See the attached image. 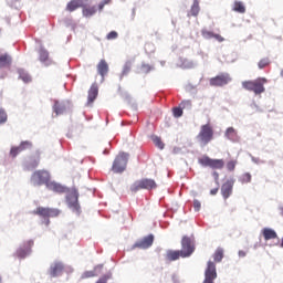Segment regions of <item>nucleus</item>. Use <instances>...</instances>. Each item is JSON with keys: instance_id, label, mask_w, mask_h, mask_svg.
Returning a JSON list of instances; mask_svg holds the SVG:
<instances>
[{"instance_id": "c03bdc74", "label": "nucleus", "mask_w": 283, "mask_h": 283, "mask_svg": "<svg viewBox=\"0 0 283 283\" xmlns=\"http://www.w3.org/2000/svg\"><path fill=\"white\" fill-rule=\"evenodd\" d=\"M179 107L184 108V109H191V101H182L179 105Z\"/></svg>"}, {"instance_id": "412c9836", "label": "nucleus", "mask_w": 283, "mask_h": 283, "mask_svg": "<svg viewBox=\"0 0 283 283\" xmlns=\"http://www.w3.org/2000/svg\"><path fill=\"white\" fill-rule=\"evenodd\" d=\"M87 3V0H71L66 4L67 12H74L75 10H78V8H83V4Z\"/></svg>"}, {"instance_id": "79ce46f5", "label": "nucleus", "mask_w": 283, "mask_h": 283, "mask_svg": "<svg viewBox=\"0 0 283 283\" xmlns=\"http://www.w3.org/2000/svg\"><path fill=\"white\" fill-rule=\"evenodd\" d=\"M238 165V161L230 160L227 163V169L228 171H233L235 169V166Z\"/></svg>"}, {"instance_id": "37998d69", "label": "nucleus", "mask_w": 283, "mask_h": 283, "mask_svg": "<svg viewBox=\"0 0 283 283\" xmlns=\"http://www.w3.org/2000/svg\"><path fill=\"white\" fill-rule=\"evenodd\" d=\"M106 39L108 41H114V39H118V32L116 31H111L107 35H106Z\"/></svg>"}, {"instance_id": "423d86ee", "label": "nucleus", "mask_w": 283, "mask_h": 283, "mask_svg": "<svg viewBox=\"0 0 283 283\" xmlns=\"http://www.w3.org/2000/svg\"><path fill=\"white\" fill-rule=\"evenodd\" d=\"M158 187V185L156 184V180L154 179H148V178H144L142 180H137L135 181L132 187L130 190L136 192V191H140V189H156Z\"/></svg>"}, {"instance_id": "09e8293b", "label": "nucleus", "mask_w": 283, "mask_h": 283, "mask_svg": "<svg viewBox=\"0 0 283 283\" xmlns=\"http://www.w3.org/2000/svg\"><path fill=\"white\" fill-rule=\"evenodd\" d=\"M219 189L218 188H213L210 190V195L211 196H216L218 193Z\"/></svg>"}, {"instance_id": "5fc2aeb1", "label": "nucleus", "mask_w": 283, "mask_h": 283, "mask_svg": "<svg viewBox=\"0 0 283 283\" xmlns=\"http://www.w3.org/2000/svg\"><path fill=\"white\" fill-rule=\"evenodd\" d=\"M281 216L283 217V209L281 210Z\"/></svg>"}, {"instance_id": "aec40b11", "label": "nucleus", "mask_w": 283, "mask_h": 283, "mask_svg": "<svg viewBox=\"0 0 283 283\" xmlns=\"http://www.w3.org/2000/svg\"><path fill=\"white\" fill-rule=\"evenodd\" d=\"M182 258V252L180 250H167L165 260L167 262H176V260H180Z\"/></svg>"}, {"instance_id": "c756f323", "label": "nucleus", "mask_w": 283, "mask_h": 283, "mask_svg": "<svg viewBox=\"0 0 283 283\" xmlns=\"http://www.w3.org/2000/svg\"><path fill=\"white\" fill-rule=\"evenodd\" d=\"M198 14H200V2L195 0L190 9V15L198 17Z\"/></svg>"}, {"instance_id": "4c0bfd02", "label": "nucleus", "mask_w": 283, "mask_h": 283, "mask_svg": "<svg viewBox=\"0 0 283 283\" xmlns=\"http://www.w3.org/2000/svg\"><path fill=\"white\" fill-rule=\"evenodd\" d=\"M213 32L207 30V29H203L201 31V35L203 36V39H213Z\"/></svg>"}, {"instance_id": "de8ad7c7", "label": "nucleus", "mask_w": 283, "mask_h": 283, "mask_svg": "<svg viewBox=\"0 0 283 283\" xmlns=\"http://www.w3.org/2000/svg\"><path fill=\"white\" fill-rule=\"evenodd\" d=\"M212 39H216L217 41H219V43H222V41H224V38H222V35L216 33H213Z\"/></svg>"}, {"instance_id": "49530a36", "label": "nucleus", "mask_w": 283, "mask_h": 283, "mask_svg": "<svg viewBox=\"0 0 283 283\" xmlns=\"http://www.w3.org/2000/svg\"><path fill=\"white\" fill-rule=\"evenodd\" d=\"M200 208H201V203L199 200H195L193 201V209L195 211H200Z\"/></svg>"}, {"instance_id": "ea45409f", "label": "nucleus", "mask_w": 283, "mask_h": 283, "mask_svg": "<svg viewBox=\"0 0 283 283\" xmlns=\"http://www.w3.org/2000/svg\"><path fill=\"white\" fill-rule=\"evenodd\" d=\"M8 120V114L3 108H0V125Z\"/></svg>"}, {"instance_id": "f8f14e48", "label": "nucleus", "mask_w": 283, "mask_h": 283, "mask_svg": "<svg viewBox=\"0 0 283 283\" xmlns=\"http://www.w3.org/2000/svg\"><path fill=\"white\" fill-rule=\"evenodd\" d=\"M32 247H34V241L32 240H29L27 242L23 243V247H20L15 254H17V258H27L28 255H30V251H32Z\"/></svg>"}, {"instance_id": "7ed1b4c3", "label": "nucleus", "mask_w": 283, "mask_h": 283, "mask_svg": "<svg viewBox=\"0 0 283 283\" xmlns=\"http://www.w3.org/2000/svg\"><path fill=\"white\" fill-rule=\"evenodd\" d=\"M66 192H69L66 195L67 207L71 208L74 213L81 214V205L78 203V190L73 188L71 190H67Z\"/></svg>"}, {"instance_id": "393cba45", "label": "nucleus", "mask_w": 283, "mask_h": 283, "mask_svg": "<svg viewBox=\"0 0 283 283\" xmlns=\"http://www.w3.org/2000/svg\"><path fill=\"white\" fill-rule=\"evenodd\" d=\"M224 136L226 138H228V140H231L232 143H238L239 140L238 130H235V128L233 127L227 128Z\"/></svg>"}, {"instance_id": "5701e85b", "label": "nucleus", "mask_w": 283, "mask_h": 283, "mask_svg": "<svg viewBox=\"0 0 283 283\" xmlns=\"http://www.w3.org/2000/svg\"><path fill=\"white\" fill-rule=\"evenodd\" d=\"M39 60L41 63H44V65H52V61L50 60V52H48L45 49H40Z\"/></svg>"}, {"instance_id": "603ef678", "label": "nucleus", "mask_w": 283, "mask_h": 283, "mask_svg": "<svg viewBox=\"0 0 283 283\" xmlns=\"http://www.w3.org/2000/svg\"><path fill=\"white\" fill-rule=\"evenodd\" d=\"M213 176L216 177V180H218V178H219L218 172H214Z\"/></svg>"}, {"instance_id": "c85d7f7f", "label": "nucleus", "mask_w": 283, "mask_h": 283, "mask_svg": "<svg viewBox=\"0 0 283 283\" xmlns=\"http://www.w3.org/2000/svg\"><path fill=\"white\" fill-rule=\"evenodd\" d=\"M12 64V57L8 54L0 55V67H8Z\"/></svg>"}, {"instance_id": "ddd939ff", "label": "nucleus", "mask_w": 283, "mask_h": 283, "mask_svg": "<svg viewBox=\"0 0 283 283\" xmlns=\"http://www.w3.org/2000/svg\"><path fill=\"white\" fill-rule=\"evenodd\" d=\"M154 244V234H148L134 244V249H149Z\"/></svg>"}, {"instance_id": "20e7f679", "label": "nucleus", "mask_w": 283, "mask_h": 283, "mask_svg": "<svg viewBox=\"0 0 283 283\" xmlns=\"http://www.w3.org/2000/svg\"><path fill=\"white\" fill-rule=\"evenodd\" d=\"M181 258H191L196 251V243L190 237L184 235L181 239Z\"/></svg>"}, {"instance_id": "f03ea898", "label": "nucleus", "mask_w": 283, "mask_h": 283, "mask_svg": "<svg viewBox=\"0 0 283 283\" xmlns=\"http://www.w3.org/2000/svg\"><path fill=\"white\" fill-rule=\"evenodd\" d=\"M197 140L202 147H207V144L213 140V126L211 124L202 125L197 135Z\"/></svg>"}, {"instance_id": "dca6fc26", "label": "nucleus", "mask_w": 283, "mask_h": 283, "mask_svg": "<svg viewBox=\"0 0 283 283\" xmlns=\"http://www.w3.org/2000/svg\"><path fill=\"white\" fill-rule=\"evenodd\" d=\"M98 98V84L93 83L88 90L87 105H92Z\"/></svg>"}, {"instance_id": "39448f33", "label": "nucleus", "mask_w": 283, "mask_h": 283, "mask_svg": "<svg viewBox=\"0 0 283 283\" xmlns=\"http://www.w3.org/2000/svg\"><path fill=\"white\" fill-rule=\"evenodd\" d=\"M31 181L34 187H41V185H50V172L46 170H36L31 177Z\"/></svg>"}, {"instance_id": "473e14b6", "label": "nucleus", "mask_w": 283, "mask_h": 283, "mask_svg": "<svg viewBox=\"0 0 283 283\" xmlns=\"http://www.w3.org/2000/svg\"><path fill=\"white\" fill-rule=\"evenodd\" d=\"M269 65H271V60H269V57H263L258 63L259 70H264V67H269Z\"/></svg>"}, {"instance_id": "b1692460", "label": "nucleus", "mask_w": 283, "mask_h": 283, "mask_svg": "<svg viewBox=\"0 0 283 283\" xmlns=\"http://www.w3.org/2000/svg\"><path fill=\"white\" fill-rule=\"evenodd\" d=\"M96 12H97L96 6L83 4V7H82V14H83V17H86V18L94 17V14Z\"/></svg>"}, {"instance_id": "2f4dec72", "label": "nucleus", "mask_w": 283, "mask_h": 283, "mask_svg": "<svg viewBox=\"0 0 283 283\" xmlns=\"http://www.w3.org/2000/svg\"><path fill=\"white\" fill-rule=\"evenodd\" d=\"M222 258H224V250L222 248H218L213 254L214 262H222Z\"/></svg>"}, {"instance_id": "f257e3e1", "label": "nucleus", "mask_w": 283, "mask_h": 283, "mask_svg": "<svg viewBox=\"0 0 283 283\" xmlns=\"http://www.w3.org/2000/svg\"><path fill=\"white\" fill-rule=\"evenodd\" d=\"M266 83H269L266 77H258L256 80L252 81H243L242 88L247 90L248 92H253L255 96H260V94H264V92H266V88L264 87Z\"/></svg>"}, {"instance_id": "c9c22d12", "label": "nucleus", "mask_w": 283, "mask_h": 283, "mask_svg": "<svg viewBox=\"0 0 283 283\" xmlns=\"http://www.w3.org/2000/svg\"><path fill=\"white\" fill-rule=\"evenodd\" d=\"M31 148H32V144L30 142H22L18 146V149H20V151H25L27 149H31Z\"/></svg>"}, {"instance_id": "864d4df0", "label": "nucleus", "mask_w": 283, "mask_h": 283, "mask_svg": "<svg viewBox=\"0 0 283 283\" xmlns=\"http://www.w3.org/2000/svg\"><path fill=\"white\" fill-rule=\"evenodd\" d=\"M281 247H282V249H283V239H282V242H281Z\"/></svg>"}, {"instance_id": "bb28decb", "label": "nucleus", "mask_w": 283, "mask_h": 283, "mask_svg": "<svg viewBox=\"0 0 283 283\" xmlns=\"http://www.w3.org/2000/svg\"><path fill=\"white\" fill-rule=\"evenodd\" d=\"M67 109V106L65 105V102H59L55 101L53 106V112H55L56 116L60 114H63Z\"/></svg>"}, {"instance_id": "72a5a7b5", "label": "nucleus", "mask_w": 283, "mask_h": 283, "mask_svg": "<svg viewBox=\"0 0 283 283\" xmlns=\"http://www.w3.org/2000/svg\"><path fill=\"white\" fill-rule=\"evenodd\" d=\"M129 72H132V61H127L124 64L120 78H123V76H127V74H129Z\"/></svg>"}, {"instance_id": "2eb2a0df", "label": "nucleus", "mask_w": 283, "mask_h": 283, "mask_svg": "<svg viewBox=\"0 0 283 283\" xmlns=\"http://www.w3.org/2000/svg\"><path fill=\"white\" fill-rule=\"evenodd\" d=\"M233 193V180H228L221 186V195L227 200Z\"/></svg>"}, {"instance_id": "9d476101", "label": "nucleus", "mask_w": 283, "mask_h": 283, "mask_svg": "<svg viewBox=\"0 0 283 283\" xmlns=\"http://www.w3.org/2000/svg\"><path fill=\"white\" fill-rule=\"evenodd\" d=\"M126 168H127V155L119 154L113 163L112 171H114V174H123V171H125Z\"/></svg>"}, {"instance_id": "6ab92c4d", "label": "nucleus", "mask_w": 283, "mask_h": 283, "mask_svg": "<svg viewBox=\"0 0 283 283\" xmlns=\"http://www.w3.org/2000/svg\"><path fill=\"white\" fill-rule=\"evenodd\" d=\"M46 187L50 191H54L55 193H67V188L65 186H62L61 184H56L54 181H49L46 184Z\"/></svg>"}, {"instance_id": "e433bc0d", "label": "nucleus", "mask_w": 283, "mask_h": 283, "mask_svg": "<svg viewBox=\"0 0 283 283\" xmlns=\"http://www.w3.org/2000/svg\"><path fill=\"white\" fill-rule=\"evenodd\" d=\"M240 182H242V185H247L249 182H251V174L245 172L240 177Z\"/></svg>"}, {"instance_id": "a18cd8bd", "label": "nucleus", "mask_w": 283, "mask_h": 283, "mask_svg": "<svg viewBox=\"0 0 283 283\" xmlns=\"http://www.w3.org/2000/svg\"><path fill=\"white\" fill-rule=\"evenodd\" d=\"M142 70H143V72H145V74H149V72H151V65L142 64Z\"/></svg>"}, {"instance_id": "6e6d98bb", "label": "nucleus", "mask_w": 283, "mask_h": 283, "mask_svg": "<svg viewBox=\"0 0 283 283\" xmlns=\"http://www.w3.org/2000/svg\"><path fill=\"white\" fill-rule=\"evenodd\" d=\"M46 224H50V220H48Z\"/></svg>"}, {"instance_id": "a878e982", "label": "nucleus", "mask_w": 283, "mask_h": 283, "mask_svg": "<svg viewBox=\"0 0 283 283\" xmlns=\"http://www.w3.org/2000/svg\"><path fill=\"white\" fill-rule=\"evenodd\" d=\"M262 235L264 238V241L268 242V240H275L277 238V232L271 228H264L262 230Z\"/></svg>"}, {"instance_id": "cd10ccee", "label": "nucleus", "mask_w": 283, "mask_h": 283, "mask_svg": "<svg viewBox=\"0 0 283 283\" xmlns=\"http://www.w3.org/2000/svg\"><path fill=\"white\" fill-rule=\"evenodd\" d=\"M18 74H19V78H21L23 83H32V76H30L25 70L19 69Z\"/></svg>"}, {"instance_id": "f3484780", "label": "nucleus", "mask_w": 283, "mask_h": 283, "mask_svg": "<svg viewBox=\"0 0 283 283\" xmlns=\"http://www.w3.org/2000/svg\"><path fill=\"white\" fill-rule=\"evenodd\" d=\"M63 269H65L63 266V263L55 262V263L51 264L49 273H50L51 277H59V275H61L63 273Z\"/></svg>"}, {"instance_id": "8fccbe9b", "label": "nucleus", "mask_w": 283, "mask_h": 283, "mask_svg": "<svg viewBox=\"0 0 283 283\" xmlns=\"http://www.w3.org/2000/svg\"><path fill=\"white\" fill-rule=\"evenodd\" d=\"M239 258H247V252L240 250L239 251Z\"/></svg>"}, {"instance_id": "3c124183", "label": "nucleus", "mask_w": 283, "mask_h": 283, "mask_svg": "<svg viewBox=\"0 0 283 283\" xmlns=\"http://www.w3.org/2000/svg\"><path fill=\"white\" fill-rule=\"evenodd\" d=\"M98 8L99 10H103V8H105V3H99Z\"/></svg>"}, {"instance_id": "4d7b16f0", "label": "nucleus", "mask_w": 283, "mask_h": 283, "mask_svg": "<svg viewBox=\"0 0 283 283\" xmlns=\"http://www.w3.org/2000/svg\"><path fill=\"white\" fill-rule=\"evenodd\" d=\"M0 283H1V276H0Z\"/></svg>"}, {"instance_id": "a211bd4d", "label": "nucleus", "mask_w": 283, "mask_h": 283, "mask_svg": "<svg viewBox=\"0 0 283 283\" xmlns=\"http://www.w3.org/2000/svg\"><path fill=\"white\" fill-rule=\"evenodd\" d=\"M103 273V264H98L94 268L93 271H86L82 274L81 279L82 280H87L90 277H96Z\"/></svg>"}, {"instance_id": "58836bf2", "label": "nucleus", "mask_w": 283, "mask_h": 283, "mask_svg": "<svg viewBox=\"0 0 283 283\" xmlns=\"http://www.w3.org/2000/svg\"><path fill=\"white\" fill-rule=\"evenodd\" d=\"M182 107H175L172 108V114L175 116V118H180V116H182Z\"/></svg>"}, {"instance_id": "0eeeda50", "label": "nucleus", "mask_w": 283, "mask_h": 283, "mask_svg": "<svg viewBox=\"0 0 283 283\" xmlns=\"http://www.w3.org/2000/svg\"><path fill=\"white\" fill-rule=\"evenodd\" d=\"M33 216H40V218H44V219L59 218V216H61V210L56 208L38 207L33 211Z\"/></svg>"}, {"instance_id": "1a4fd4ad", "label": "nucleus", "mask_w": 283, "mask_h": 283, "mask_svg": "<svg viewBox=\"0 0 283 283\" xmlns=\"http://www.w3.org/2000/svg\"><path fill=\"white\" fill-rule=\"evenodd\" d=\"M211 87H224L231 83V75L229 73H220L219 75L210 78Z\"/></svg>"}, {"instance_id": "7c9ffc66", "label": "nucleus", "mask_w": 283, "mask_h": 283, "mask_svg": "<svg viewBox=\"0 0 283 283\" xmlns=\"http://www.w3.org/2000/svg\"><path fill=\"white\" fill-rule=\"evenodd\" d=\"M234 12H239V14H244L247 12V7L241 1H235L233 6Z\"/></svg>"}, {"instance_id": "4be33fe9", "label": "nucleus", "mask_w": 283, "mask_h": 283, "mask_svg": "<svg viewBox=\"0 0 283 283\" xmlns=\"http://www.w3.org/2000/svg\"><path fill=\"white\" fill-rule=\"evenodd\" d=\"M41 163V154L36 153L35 155L29 158V163L27 164V169L32 170L39 167Z\"/></svg>"}, {"instance_id": "9b49d317", "label": "nucleus", "mask_w": 283, "mask_h": 283, "mask_svg": "<svg viewBox=\"0 0 283 283\" xmlns=\"http://www.w3.org/2000/svg\"><path fill=\"white\" fill-rule=\"evenodd\" d=\"M217 277L218 272L216 271V263H213V261H209L205 271V280L202 283H213V280Z\"/></svg>"}, {"instance_id": "f704fd0d", "label": "nucleus", "mask_w": 283, "mask_h": 283, "mask_svg": "<svg viewBox=\"0 0 283 283\" xmlns=\"http://www.w3.org/2000/svg\"><path fill=\"white\" fill-rule=\"evenodd\" d=\"M153 143L154 145H156V147H158V149H165V143H163V139H160V137H153Z\"/></svg>"}, {"instance_id": "4468645a", "label": "nucleus", "mask_w": 283, "mask_h": 283, "mask_svg": "<svg viewBox=\"0 0 283 283\" xmlns=\"http://www.w3.org/2000/svg\"><path fill=\"white\" fill-rule=\"evenodd\" d=\"M97 74L102 77V82L105 81V76L109 74V64L107 61L101 60L97 64Z\"/></svg>"}, {"instance_id": "a19ab883", "label": "nucleus", "mask_w": 283, "mask_h": 283, "mask_svg": "<svg viewBox=\"0 0 283 283\" xmlns=\"http://www.w3.org/2000/svg\"><path fill=\"white\" fill-rule=\"evenodd\" d=\"M19 154H21L19 146L11 148V150H10L11 158H17V156H19Z\"/></svg>"}, {"instance_id": "6e6552de", "label": "nucleus", "mask_w": 283, "mask_h": 283, "mask_svg": "<svg viewBox=\"0 0 283 283\" xmlns=\"http://www.w3.org/2000/svg\"><path fill=\"white\" fill-rule=\"evenodd\" d=\"M199 165L202 167H210V169H224L223 159H211L209 156L199 158Z\"/></svg>"}]
</instances>
